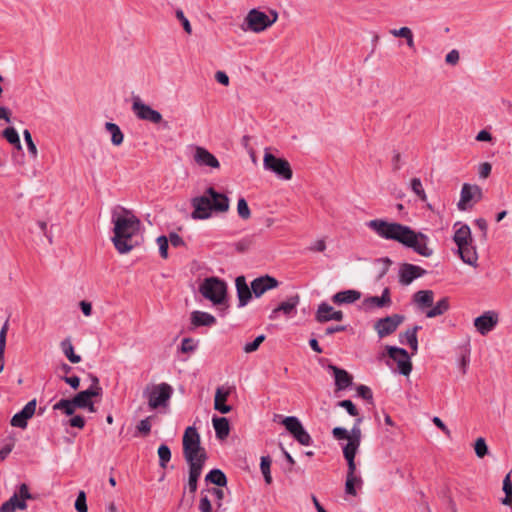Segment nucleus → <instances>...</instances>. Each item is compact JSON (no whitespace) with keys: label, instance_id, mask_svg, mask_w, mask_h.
<instances>
[{"label":"nucleus","instance_id":"1","mask_svg":"<svg viewBox=\"0 0 512 512\" xmlns=\"http://www.w3.org/2000/svg\"><path fill=\"white\" fill-rule=\"evenodd\" d=\"M365 225L378 237L396 241L423 257H431L434 253L433 248L430 246V238L409 226L385 219H373L367 221Z\"/></svg>","mask_w":512,"mask_h":512},{"label":"nucleus","instance_id":"2","mask_svg":"<svg viewBox=\"0 0 512 512\" xmlns=\"http://www.w3.org/2000/svg\"><path fill=\"white\" fill-rule=\"evenodd\" d=\"M121 210L123 215L117 214L116 211L112 214L114 224L112 242L120 254H126L137 245V242L133 241V237L139 232L141 222L126 208H121Z\"/></svg>","mask_w":512,"mask_h":512},{"label":"nucleus","instance_id":"3","mask_svg":"<svg viewBox=\"0 0 512 512\" xmlns=\"http://www.w3.org/2000/svg\"><path fill=\"white\" fill-rule=\"evenodd\" d=\"M453 241L457 246V254L461 260L472 267L478 265V253L473 244L471 229L467 224L456 222L453 225Z\"/></svg>","mask_w":512,"mask_h":512},{"label":"nucleus","instance_id":"4","mask_svg":"<svg viewBox=\"0 0 512 512\" xmlns=\"http://www.w3.org/2000/svg\"><path fill=\"white\" fill-rule=\"evenodd\" d=\"M362 419L358 418L350 431L342 427H335L332 430L333 437L338 440H345L346 443L342 445L344 457H356L361 443V429L360 423Z\"/></svg>","mask_w":512,"mask_h":512},{"label":"nucleus","instance_id":"5","mask_svg":"<svg viewBox=\"0 0 512 512\" xmlns=\"http://www.w3.org/2000/svg\"><path fill=\"white\" fill-rule=\"evenodd\" d=\"M263 169L281 181H290L293 177L290 163L286 159L277 156L269 148L264 150Z\"/></svg>","mask_w":512,"mask_h":512},{"label":"nucleus","instance_id":"6","mask_svg":"<svg viewBox=\"0 0 512 512\" xmlns=\"http://www.w3.org/2000/svg\"><path fill=\"white\" fill-rule=\"evenodd\" d=\"M200 293L213 304H222L226 299V283L217 277L206 278L200 285Z\"/></svg>","mask_w":512,"mask_h":512},{"label":"nucleus","instance_id":"7","mask_svg":"<svg viewBox=\"0 0 512 512\" xmlns=\"http://www.w3.org/2000/svg\"><path fill=\"white\" fill-rule=\"evenodd\" d=\"M182 444L185 460H194L199 458L202 453H206L205 449L201 446L200 435L194 426L186 428Z\"/></svg>","mask_w":512,"mask_h":512},{"label":"nucleus","instance_id":"8","mask_svg":"<svg viewBox=\"0 0 512 512\" xmlns=\"http://www.w3.org/2000/svg\"><path fill=\"white\" fill-rule=\"evenodd\" d=\"M172 394L173 388L168 383H160L154 385L151 391H144V395H147L148 405L151 409L166 407L172 397Z\"/></svg>","mask_w":512,"mask_h":512},{"label":"nucleus","instance_id":"9","mask_svg":"<svg viewBox=\"0 0 512 512\" xmlns=\"http://www.w3.org/2000/svg\"><path fill=\"white\" fill-rule=\"evenodd\" d=\"M132 111L137 116V118L141 120L149 121L153 124L161 123L163 128H169L168 122L163 121L162 114L159 111L154 110L148 104L143 103L139 97L133 99Z\"/></svg>","mask_w":512,"mask_h":512},{"label":"nucleus","instance_id":"10","mask_svg":"<svg viewBox=\"0 0 512 512\" xmlns=\"http://www.w3.org/2000/svg\"><path fill=\"white\" fill-rule=\"evenodd\" d=\"M347 461L348 470L345 481V493L351 496H356L358 490L362 488L363 479L360 472L357 470L355 457H344Z\"/></svg>","mask_w":512,"mask_h":512},{"label":"nucleus","instance_id":"11","mask_svg":"<svg viewBox=\"0 0 512 512\" xmlns=\"http://www.w3.org/2000/svg\"><path fill=\"white\" fill-rule=\"evenodd\" d=\"M481 198L482 190L478 185L465 183L462 186L457 207L460 211H466L472 208Z\"/></svg>","mask_w":512,"mask_h":512},{"label":"nucleus","instance_id":"12","mask_svg":"<svg viewBox=\"0 0 512 512\" xmlns=\"http://www.w3.org/2000/svg\"><path fill=\"white\" fill-rule=\"evenodd\" d=\"M388 356L397 364L398 372L408 376L412 371V363L408 352L396 346H386Z\"/></svg>","mask_w":512,"mask_h":512},{"label":"nucleus","instance_id":"13","mask_svg":"<svg viewBox=\"0 0 512 512\" xmlns=\"http://www.w3.org/2000/svg\"><path fill=\"white\" fill-rule=\"evenodd\" d=\"M404 317L399 314H393L381 319H378L374 323V329L377 332L379 338L387 337L393 334L400 324L403 322Z\"/></svg>","mask_w":512,"mask_h":512},{"label":"nucleus","instance_id":"14","mask_svg":"<svg viewBox=\"0 0 512 512\" xmlns=\"http://www.w3.org/2000/svg\"><path fill=\"white\" fill-rule=\"evenodd\" d=\"M298 304L299 297L297 295L287 298L271 311L269 319L276 320L281 315L287 319L293 318L297 314Z\"/></svg>","mask_w":512,"mask_h":512},{"label":"nucleus","instance_id":"15","mask_svg":"<svg viewBox=\"0 0 512 512\" xmlns=\"http://www.w3.org/2000/svg\"><path fill=\"white\" fill-rule=\"evenodd\" d=\"M191 205L194 208L191 217L195 220L208 219L212 215L211 203L206 192L204 195L192 198Z\"/></svg>","mask_w":512,"mask_h":512},{"label":"nucleus","instance_id":"16","mask_svg":"<svg viewBox=\"0 0 512 512\" xmlns=\"http://www.w3.org/2000/svg\"><path fill=\"white\" fill-rule=\"evenodd\" d=\"M499 317L495 311H486L474 319V326L481 335L491 332L498 324Z\"/></svg>","mask_w":512,"mask_h":512},{"label":"nucleus","instance_id":"17","mask_svg":"<svg viewBox=\"0 0 512 512\" xmlns=\"http://www.w3.org/2000/svg\"><path fill=\"white\" fill-rule=\"evenodd\" d=\"M206 194L209 197L212 211L223 213L229 210L230 201L225 194L217 192L213 187H208Z\"/></svg>","mask_w":512,"mask_h":512},{"label":"nucleus","instance_id":"18","mask_svg":"<svg viewBox=\"0 0 512 512\" xmlns=\"http://www.w3.org/2000/svg\"><path fill=\"white\" fill-rule=\"evenodd\" d=\"M426 271L420 266L413 264H404L399 270V280L403 285H409L415 279L423 276Z\"/></svg>","mask_w":512,"mask_h":512},{"label":"nucleus","instance_id":"19","mask_svg":"<svg viewBox=\"0 0 512 512\" xmlns=\"http://www.w3.org/2000/svg\"><path fill=\"white\" fill-rule=\"evenodd\" d=\"M344 315L342 311L335 310L331 305L323 302L318 306L316 320L318 322L341 321Z\"/></svg>","mask_w":512,"mask_h":512},{"label":"nucleus","instance_id":"20","mask_svg":"<svg viewBox=\"0 0 512 512\" xmlns=\"http://www.w3.org/2000/svg\"><path fill=\"white\" fill-rule=\"evenodd\" d=\"M194 160L200 166H208L215 169L220 167L218 159L206 148L200 146H197L195 149Z\"/></svg>","mask_w":512,"mask_h":512},{"label":"nucleus","instance_id":"21","mask_svg":"<svg viewBox=\"0 0 512 512\" xmlns=\"http://www.w3.org/2000/svg\"><path fill=\"white\" fill-rule=\"evenodd\" d=\"M230 388L218 387L214 396V409L221 414H227L232 410V407L226 404L228 396L230 395Z\"/></svg>","mask_w":512,"mask_h":512},{"label":"nucleus","instance_id":"22","mask_svg":"<svg viewBox=\"0 0 512 512\" xmlns=\"http://www.w3.org/2000/svg\"><path fill=\"white\" fill-rule=\"evenodd\" d=\"M239 307L245 306L252 298L251 290L246 282L245 276H238L235 280Z\"/></svg>","mask_w":512,"mask_h":512},{"label":"nucleus","instance_id":"23","mask_svg":"<svg viewBox=\"0 0 512 512\" xmlns=\"http://www.w3.org/2000/svg\"><path fill=\"white\" fill-rule=\"evenodd\" d=\"M278 17V12L275 9L268 8L265 11L258 10V32L272 26L277 21Z\"/></svg>","mask_w":512,"mask_h":512},{"label":"nucleus","instance_id":"24","mask_svg":"<svg viewBox=\"0 0 512 512\" xmlns=\"http://www.w3.org/2000/svg\"><path fill=\"white\" fill-rule=\"evenodd\" d=\"M216 323V318L207 312L203 311H193L191 313V325L193 328L206 326L210 327L213 326Z\"/></svg>","mask_w":512,"mask_h":512},{"label":"nucleus","instance_id":"25","mask_svg":"<svg viewBox=\"0 0 512 512\" xmlns=\"http://www.w3.org/2000/svg\"><path fill=\"white\" fill-rule=\"evenodd\" d=\"M420 329L421 326L415 325L411 329L406 330L403 334H400L399 337L401 344H406L412 349V354H416L418 351L417 332Z\"/></svg>","mask_w":512,"mask_h":512},{"label":"nucleus","instance_id":"26","mask_svg":"<svg viewBox=\"0 0 512 512\" xmlns=\"http://www.w3.org/2000/svg\"><path fill=\"white\" fill-rule=\"evenodd\" d=\"M279 285L280 282L268 274L258 275V298L271 290L277 289Z\"/></svg>","mask_w":512,"mask_h":512},{"label":"nucleus","instance_id":"27","mask_svg":"<svg viewBox=\"0 0 512 512\" xmlns=\"http://www.w3.org/2000/svg\"><path fill=\"white\" fill-rule=\"evenodd\" d=\"M361 298V293L357 290L349 289L337 292L333 295L332 301L335 304H352Z\"/></svg>","mask_w":512,"mask_h":512},{"label":"nucleus","instance_id":"28","mask_svg":"<svg viewBox=\"0 0 512 512\" xmlns=\"http://www.w3.org/2000/svg\"><path fill=\"white\" fill-rule=\"evenodd\" d=\"M212 423L215 429L216 437L220 440L226 439L230 433L229 420L226 417L214 416Z\"/></svg>","mask_w":512,"mask_h":512},{"label":"nucleus","instance_id":"29","mask_svg":"<svg viewBox=\"0 0 512 512\" xmlns=\"http://www.w3.org/2000/svg\"><path fill=\"white\" fill-rule=\"evenodd\" d=\"M207 458V453H202L199 458L186 460L189 465V477L199 480Z\"/></svg>","mask_w":512,"mask_h":512},{"label":"nucleus","instance_id":"30","mask_svg":"<svg viewBox=\"0 0 512 512\" xmlns=\"http://www.w3.org/2000/svg\"><path fill=\"white\" fill-rule=\"evenodd\" d=\"M330 369L333 371L337 389L343 390L351 385L352 378L345 370L337 368L336 366H330Z\"/></svg>","mask_w":512,"mask_h":512},{"label":"nucleus","instance_id":"31","mask_svg":"<svg viewBox=\"0 0 512 512\" xmlns=\"http://www.w3.org/2000/svg\"><path fill=\"white\" fill-rule=\"evenodd\" d=\"M413 299L420 309H425L433 305L434 293L431 290H420L414 294Z\"/></svg>","mask_w":512,"mask_h":512},{"label":"nucleus","instance_id":"32","mask_svg":"<svg viewBox=\"0 0 512 512\" xmlns=\"http://www.w3.org/2000/svg\"><path fill=\"white\" fill-rule=\"evenodd\" d=\"M27 508V503L24 501H21V499L18 497L17 493H14L9 500L4 502L0 506V512H15L17 509L19 510H25Z\"/></svg>","mask_w":512,"mask_h":512},{"label":"nucleus","instance_id":"33","mask_svg":"<svg viewBox=\"0 0 512 512\" xmlns=\"http://www.w3.org/2000/svg\"><path fill=\"white\" fill-rule=\"evenodd\" d=\"M205 481L208 483L214 484L218 487H225L228 482L225 473L218 468H214V469L210 470L206 474Z\"/></svg>","mask_w":512,"mask_h":512},{"label":"nucleus","instance_id":"34","mask_svg":"<svg viewBox=\"0 0 512 512\" xmlns=\"http://www.w3.org/2000/svg\"><path fill=\"white\" fill-rule=\"evenodd\" d=\"M105 129L111 134V143L120 146L124 141V134L120 127L113 122H106Z\"/></svg>","mask_w":512,"mask_h":512},{"label":"nucleus","instance_id":"35","mask_svg":"<svg viewBox=\"0 0 512 512\" xmlns=\"http://www.w3.org/2000/svg\"><path fill=\"white\" fill-rule=\"evenodd\" d=\"M390 34L394 37H401L406 40V44L410 49L415 48L414 35L409 27H401L399 29H391Z\"/></svg>","mask_w":512,"mask_h":512},{"label":"nucleus","instance_id":"36","mask_svg":"<svg viewBox=\"0 0 512 512\" xmlns=\"http://www.w3.org/2000/svg\"><path fill=\"white\" fill-rule=\"evenodd\" d=\"M60 346H61L62 352L64 353V355L67 357V359L71 363L77 364L81 361V356L74 352V347H73V344H72L70 338L64 339L61 342Z\"/></svg>","mask_w":512,"mask_h":512},{"label":"nucleus","instance_id":"37","mask_svg":"<svg viewBox=\"0 0 512 512\" xmlns=\"http://www.w3.org/2000/svg\"><path fill=\"white\" fill-rule=\"evenodd\" d=\"M2 135L7 140V142L14 145L17 150H22L19 134L14 127L5 128L2 132Z\"/></svg>","mask_w":512,"mask_h":512},{"label":"nucleus","instance_id":"38","mask_svg":"<svg viewBox=\"0 0 512 512\" xmlns=\"http://www.w3.org/2000/svg\"><path fill=\"white\" fill-rule=\"evenodd\" d=\"M449 309V302L447 298H442L439 300L435 306H433L429 311H427L426 316L428 318H434L436 316H440L444 314Z\"/></svg>","mask_w":512,"mask_h":512},{"label":"nucleus","instance_id":"39","mask_svg":"<svg viewBox=\"0 0 512 512\" xmlns=\"http://www.w3.org/2000/svg\"><path fill=\"white\" fill-rule=\"evenodd\" d=\"M271 463H272V460L269 456L261 457L260 470H261V473L264 477L266 484L272 483Z\"/></svg>","mask_w":512,"mask_h":512},{"label":"nucleus","instance_id":"40","mask_svg":"<svg viewBox=\"0 0 512 512\" xmlns=\"http://www.w3.org/2000/svg\"><path fill=\"white\" fill-rule=\"evenodd\" d=\"M159 466L165 469L171 460V450L168 445L161 444L158 447Z\"/></svg>","mask_w":512,"mask_h":512},{"label":"nucleus","instance_id":"41","mask_svg":"<svg viewBox=\"0 0 512 512\" xmlns=\"http://www.w3.org/2000/svg\"><path fill=\"white\" fill-rule=\"evenodd\" d=\"M292 436L297 442H299L303 446H310L313 443L310 434L306 431L303 425L299 427L298 430H296Z\"/></svg>","mask_w":512,"mask_h":512},{"label":"nucleus","instance_id":"42","mask_svg":"<svg viewBox=\"0 0 512 512\" xmlns=\"http://www.w3.org/2000/svg\"><path fill=\"white\" fill-rule=\"evenodd\" d=\"M281 423L291 435L302 426L301 421L295 416L283 417Z\"/></svg>","mask_w":512,"mask_h":512},{"label":"nucleus","instance_id":"43","mask_svg":"<svg viewBox=\"0 0 512 512\" xmlns=\"http://www.w3.org/2000/svg\"><path fill=\"white\" fill-rule=\"evenodd\" d=\"M90 392H86L85 390L78 392L73 398H71L74 402V404L79 409H84L86 406H88L89 401L92 400V397L90 396Z\"/></svg>","mask_w":512,"mask_h":512},{"label":"nucleus","instance_id":"44","mask_svg":"<svg viewBox=\"0 0 512 512\" xmlns=\"http://www.w3.org/2000/svg\"><path fill=\"white\" fill-rule=\"evenodd\" d=\"M410 188L412 192L422 201L427 200V195L423 188L422 182L419 178H413L410 181Z\"/></svg>","mask_w":512,"mask_h":512},{"label":"nucleus","instance_id":"45","mask_svg":"<svg viewBox=\"0 0 512 512\" xmlns=\"http://www.w3.org/2000/svg\"><path fill=\"white\" fill-rule=\"evenodd\" d=\"M24 141L27 145L28 152L33 159L37 158L38 150L32 139V135L28 129L23 131Z\"/></svg>","mask_w":512,"mask_h":512},{"label":"nucleus","instance_id":"46","mask_svg":"<svg viewBox=\"0 0 512 512\" xmlns=\"http://www.w3.org/2000/svg\"><path fill=\"white\" fill-rule=\"evenodd\" d=\"M198 347V341H195L193 338L186 337L182 339L181 345L179 350L182 353H192L194 352Z\"/></svg>","mask_w":512,"mask_h":512},{"label":"nucleus","instance_id":"47","mask_svg":"<svg viewBox=\"0 0 512 512\" xmlns=\"http://www.w3.org/2000/svg\"><path fill=\"white\" fill-rule=\"evenodd\" d=\"M474 451L478 458H483L488 454L489 449L484 438L479 437L476 439L474 443Z\"/></svg>","mask_w":512,"mask_h":512},{"label":"nucleus","instance_id":"48","mask_svg":"<svg viewBox=\"0 0 512 512\" xmlns=\"http://www.w3.org/2000/svg\"><path fill=\"white\" fill-rule=\"evenodd\" d=\"M28 417H26L21 410L14 414L10 420V424L13 427L25 429L28 425Z\"/></svg>","mask_w":512,"mask_h":512},{"label":"nucleus","instance_id":"49","mask_svg":"<svg viewBox=\"0 0 512 512\" xmlns=\"http://www.w3.org/2000/svg\"><path fill=\"white\" fill-rule=\"evenodd\" d=\"M152 419V416H148L145 419H142L136 426L137 432L142 435L143 437H146L151 432V423L150 420Z\"/></svg>","mask_w":512,"mask_h":512},{"label":"nucleus","instance_id":"50","mask_svg":"<svg viewBox=\"0 0 512 512\" xmlns=\"http://www.w3.org/2000/svg\"><path fill=\"white\" fill-rule=\"evenodd\" d=\"M87 498H86V493L84 491H79L78 495H77V498L75 500V509L77 512H88V507H87Z\"/></svg>","mask_w":512,"mask_h":512},{"label":"nucleus","instance_id":"51","mask_svg":"<svg viewBox=\"0 0 512 512\" xmlns=\"http://www.w3.org/2000/svg\"><path fill=\"white\" fill-rule=\"evenodd\" d=\"M237 212L242 219H248L251 215L250 208L244 198H240L237 203Z\"/></svg>","mask_w":512,"mask_h":512},{"label":"nucleus","instance_id":"52","mask_svg":"<svg viewBox=\"0 0 512 512\" xmlns=\"http://www.w3.org/2000/svg\"><path fill=\"white\" fill-rule=\"evenodd\" d=\"M157 244L159 246V254L163 259L168 258V247L169 241L165 235H161L157 238Z\"/></svg>","mask_w":512,"mask_h":512},{"label":"nucleus","instance_id":"53","mask_svg":"<svg viewBox=\"0 0 512 512\" xmlns=\"http://www.w3.org/2000/svg\"><path fill=\"white\" fill-rule=\"evenodd\" d=\"M176 18L181 22L183 29L186 33L191 34L192 33V27L189 22V20L184 15V12L181 9L176 10Z\"/></svg>","mask_w":512,"mask_h":512},{"label":"nucleus","instance_id":"54","mask_svg":"<svg viewBox=\"0 0 512 512\" xmlns=\"http://www.w3.org/2000/svg\"><path fill=\"white\" fill-rule=\"evenodd\" d=\"M364 305L368 308H382L386 307L385 303L381 300L379 296H371L364 300Z\"/></svg>","mask_w":512,"mask_h":512},{"label":"nucleus","instance_id":"55","mask_svg":"<svg viewBox=\"0 0 512 512\" xmlns=\"http://www.w3.org/2000/svg\"><path fill=\"white\" fill-rule=\"evenodd\" d=\"M17 494H18V497L21 499V501H24V502H26L27 500L34 499V496L29 491L28 485L25 483H21L19 485Z\"/></svg>","mask_w":512,"mask_h":512},{"label":"nucleus","instance_id":"56","mask_svg":"<svg viewBox=\"0 0 512 512\" xmlns=\"http://www.w3.org/2000/svg\"><path fill=\"white\" fill-rule=\"evenodd\" d=\"M59 378L68 384L73 390H77L80 387L81 380L78 376L59 375Z\"/></svg>","mask_w":512,"mask_h":512},{"label":"nucleus","instance_id":"57","mask_svg":"<svg viewBox=\"0 0 512 512\" xmlns=\"http://www.w3.org/2000/svg\"><path fill=\"white\" fill-rule=\"evenodd\" d=\"M36 399L30 400L21 410V412L28 417V419L32 418L36 411Z\"/></svg>","mask_w":512,"mask_h":512},{"label":"nucleus","instance_id":"58","mask_svg":"<svg viewBox=\"0 0 512 512\" xmlns=\"http://www.w3.org/2000/svg\"><path fill=\"white\" fill-rule=\"evenodd\" d=\"M338 405L342 408H344L347 413L351 416H356L358 415V411L355 407V405L353 404V402L351 400H343V401H340L338 403Z\"/></svg>","mask_w":512,"mask_h":512},{"label":"nucleus","instance_id":"59","mask_svg":"<svg viewBox=\"0 0 512 512\" xmlns=\"http://www.w3.org/2000/svg\"><path fill=\"white\" fill-rule=\"evenodd\" d=\"M246 24L249 30L256 32V8H252L247 17Z\"/></svg>","mask_w":512,"mask_h":512},{"label":"nucleus","instance_id":"60","mask_svg":"<svg viewBox=\"0 0 512 512\" xmlns=\"http://www.w3.org/2000/svg\"><path fill=\"white\" fill-rule=\"evenodd\" d=\"M69 425L71 427H75V428H78V429H83L84 426H85V418L81 415H75L73 416L72 418L69 419L68 421Z\"/></svg>","mask_w":512,"mask_h":512},{"label":"nucleus","instance_id":"61","mask_svg":"<svg viewBox=\"0 0 512 512\" xmlns=\"http://www.w3.org/2000/svg\"><path fill=\"white\" fill-rule=\"evenodd\" d=\"M459 59H460V54H459V51L456 49L451 50L445 56V62L449 65H456L459 62Z\"/></svg>","mask_w":512,"mask_h":512},{"label":"nucleus","instance_id":"62","mask_svg":"<svg viewBox=\"0 0 512 512\" xmlns=\"http://www.w3.org/2000/svg\"><path fill=\"white\" fill-rule=\"evenodd\" d=\"M167 238L173 247L185 246L184 240L176 232H171Z\"/></svg>","mask_w":512,"mask_h":512},{"label":"nucleus","instance_id":"63","mask_svg":"<svg viewBox=\"0 0 512 512\" xmlns=\"http://www.w3.org/2000/svg\"><path fill=\"white\" fill-rule=\"evenodd\" d=\"M492 170V166L488 162L481 163L478 168V174L480 178H487Z\"/></svg>","mask_w":512,"mask_h":512},{"label":"nucleus","instance_id":"64","mask_svg":"<svg viewBox=\"0 0 512 512\" xmlns=\"http://www.w3.org/2000/svg\"><path fill=\"white\" fill-rule=\"evenodd\" d=\"M199 510L201 512H212L211 501L207 496H204L200 499Z\"/></svg>","mask_w":512,"mask_h":512}]
</instances>
